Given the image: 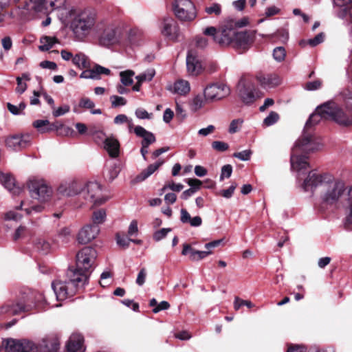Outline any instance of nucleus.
<instances>
[{
    "instance_id": "1",
    "label": "nucleus",
    "mask_w": 352,
    "mask_h": 352,
    "mask_svg": "<svg viewBox=\"0 0 352 352\" xmlns=\"http://www.w3.org/2000/svg\"><path fill=\"white\" fill-rule=\"evenodd\" d=\"M36 19L42 22L58 20L60 22H92L96 19L94 9H73L67 7L66 0H37L32 1Z\"/></svg>"
},
{
    "instance_id": "2",
    "label": "nucleus",
    "mask_w": 352,
    "mask_h": 352,
    "mask_svg": "<svg viewBox=\"0 0 352 352\" xmlns=\"http://www.w3.org/2000/svg\"><path fill=\"white\" fill-rule=\"evenodd\" d=\"M245 24L219 23L217 27L206 28L203 34L211 37L220 47H232L241 53L250 48L256 38V31L244 29Z\"/></svg>"
},
{
    "instance_id": "3",
    "label": "nucleus",
    "mask_w": 352,
    "mask_h": 352,
    "mask_svg": "<svg viewBox=\"0 0 352 352\" xmlns=\"http://www.w3.org/2000/svg\"><path fill=\"white\" fill-rule=\"evenodd\" d=\"M323 107L324 104L318 107L316 111L310 116L305 124L302 135L296 142L292 148L291 166L292 168L298 173L307 170L309 167L305 155L318 151L321 147V144L307 131L312 126L319 123L322 119L329 120V117L325 116L327 111Z\"/></svg>"
},
{
    "instance_id": "4",
    "label": "nucleus",
    "mask_w": 352,
    "mask_h": 352,
    "mask_svg": "<svg viewBox=\"0 0 352 352\" xmlns=\"http://www.w3.org/2000/svg\"><path fill=\"white\" fill-rule=\"evenodd\" d=\"M45 302L42 293L30 289L19 292L16 302H9L0 307V315H16L43 308Z\"/></svg>"
},
{
    "instance_id": "5",
    "label": "nucleus",
    "mask_w": 352,
    "mask_h": 352,
    "mask_svg": "<svg viewBox=\"0 0 352 352\" xmlns=\"http://www.w3.org/2000/svg\"><path fill=\"white\" fill-rule=\"evenodd\" d=\"M68 281L56 280L52 283V289L58 300H64L74 295L78 288H82L87 283L88 276L69 270L67 272Z\"/></svg>"
},
{
    "instance_id": "6",
    "label": "nucleus",
    "mask_w": 352,
    "mask_h": 352,
    "mask_svg": "<svg viewBox=\"0 0 352 352\" xmlns=\"http://www.w3.org/2000/svg\"><path fill=\"white\" fill-rule=\"evenodd\" d=\"M326 179L320 185L318 192L319 199L322 204L332 206L338 203L346 191L344 183L339 179H335L328 175Z\"/></svg>"
},
{
    "instance_id": "7",
    "label": "nucleus",
    "mask_w": 352,
    "mask_h": 352,
    "mask_svg": "<svg viewBox=\"0 0 352 352\" xmlns=\"http://www.w3.org/2000/svg\"><path fill=\"white\" fill-rule=\"evenodd\" d=\"M30 196L40 203L49 201L53 195V190L47 182L41 177H30L26 182Z\"/></svg>"
},
{
    "instance_id": "8",
    "label": "nucleus",
    "mask_w": 352,
    "mask_h": 352,
    "mask_svg": "<svg viewBox=\"0 0 352 352\" xmlns=\"http://www.w3.org/2000/svg\"><path fill=\"white\" fill-rule=\"evenodd\" d=\"M171 8L175 16L180 21L190 22L197 16L195 6L190 0H173Z\"/></svg>"
},
{
    "instance_id": "9",
    "label": "nucleus",
    "mask_w": 352,
    "mask_h": 352,
    "mask_svg": "<svg viewBox=\"0 0 352 352\" xmlns=\"http://www.w3.org/2000/svg\"><path fill=\"white\" fill-rule=\"evenodd\" d=\"M323 109L327 111L325 116L329 117V120L343 126H352V115L345 112L337 103L330 100L324 103Z\"/></svg>"
},
{
    "instance_id": "10",
    "label": "nucleus",
    "mask_w": 352,
    "mask_h": 352,
    "mask_svg": "<svg viewBox=\"0 0 352 352\" xmlns=\"http://www.w3.org/2000/svg\"><path fill=\"white\" fill-rule=\"evenodd\" d=\"M97 257L96 250L91 247H85L76 254V269L74 272L78 273L87 272L93 267Z\"/></svg>"
},
{
    "instance_id": "11",
    "label": "nucleus",
    "mask_w": 352,
    "mask_h": 352,
    "mask_svg": "<svg viewBox=\"0 0 352 352\" xmlns=\"http://www.w3.org/2000/svg\"><path fill=\"white\" fill-rule=\"evenodd\" d=\"M97 28L94 37L99 39L100 43L104 46H109L118 42L122 33L115 29L112 25L107 23H96Z\"/></svg>"
},
{
    "instance_id": "12",
    "label": "nucleus",
    "mask_w": 352,
    "mask_h": 352,
    "mask_svg": "<svg viewBox=\"0 0 352 352\" xmlns=\"http://www.w3.org/2000/svg\"><path fill=\"white\" fill-rule=\"evenodd\" d=\"M81 197L94 205H101L107 201L102 195L101 185L96 182L82 183Z\"/></svg>"
},
{
    "instance_id": "13",
    "label": "nucleus",
    "mask_w": 352,
    "mask_h": 352,
    "mask_svg": "<svg viewBox=\"0 0 352 352\" xmlns=\"http://www.w3.org/2000/svg\"><path fill=\"white\" fill-rule=\"evenodd\" d=\"M2 345L6 352H36L37 346L28 340H15L13 338L4 339Z\"/></svg>"
},
{
    "instance_id": "14",
    "label": "nucleus",
    "mask_w": 352,
    "mask_h": 352,
    "mask_svg": "<svg viewBox=\"0 0 352 352\" xmlns=\"http://www.w3.org/2000/svg\"><path fill=\"white\" fill-rule=\"evenodd\" d=\"M230 94L229 87L223 82L208 85L204 90L206 102H213L226 98Z\"/></svg>"
},
{
    "instance_id": "15",
    "label": "nucleus",
    "mask_w": 352,
    "mask_h": 352,
    "mask_svg": "<svg viewBox=\"0 0 352 352\" xmlns=\"http://www.w3.org/2000/svg\"><path fill=\"white\" fill-rule=\"evenodd\" d=\"M31 143V138L29 135L16 134L9 135L5 139V144L10 151H20L29 146Z\"/></svg>"
},
{
    "instance_id": "16",
    "label": "nucleus",
    "mask_w": 352,
    "mask_h": 352,
    "mask_svg": "<svg viewBox=\"0 0 352 352\" xmlns=\"http://www.w3.org/2000/svg\"><path fill=\"white\" fill-rule=\"evenodd\" d=\"M327 174L320 175L312 170L309 171L307 177L304 179L301 187L305 191H316L318 194L320 190V185L327 177Z\"/></svg>"
},
{
    "instance_id": "17",
    "label": "nucleus",
    "mask_w": 352,
    "mask_h": 352,
    "mask_svg": "<svg viewBox=\"0 0 352 352\" xmlns=\"http://www.w3.org/2000/svg\"><path fill=\"white\" fill-rule=\"evenodd\" d=\"M96 23H70L69 28L72 30L76 40L82 41L86 36H94L97 28Z\"/></svg>"
},
{
    "instance_id": "18",
    "label": "nucleus",
    "mask_w": 352,
    "mask_h": 352,
    "mask_svg": "<svg viewBox=\"0 0 352 352\" xmlns=\"http://www.w3.org/2000/svg\"><path fill=\"white\" fill-rule=\"evenodd\" d=\"M239 95L243 102L251 104L254 102L256 96L254 94V85L244 79H241L238 85Z\"/></svg>"
},
{
    "instance_id": "19",
    "label": "nucleus",
    "mask_w": 352,
    "mask_h": 352,
    "mask_svg": "<svg viewBox=\"0 0 352 352\" xmlns=\"http://www.w3.org/2000/svg\"><path fill=\"white\" fill-rule=\"evenodd\" d=\"M100 228L96 225H87L78 232L77 240L81 244H86L94 239L99 234Z\"/></svg>"
},
{
    "instance_id": "20",
    "label": "nucleus",
    "mask_w": 352,
    "mask_h": 352,
    "mask_svg": "<svg viewBox=\"0 0 352 352\" xmlns=\"http://www.w3.org/2000/svg\"><path fill=\"white\" fill-rule=\"evenodd\" d=\"M82 189V182L72 181L61 184L58 188V192L63 196L71 197L77 195L81 196Z\"/></svg>"
},
{
    "instance_id": "21",
    "label": "nucleus",
    "mask_w": 352,
    "mask_h": 352,
    "mask_svg": "<svg viewBox=\"0 0 352 352\" xmlns=\"http://www.w3.org/2000/svg\"><path fill=\"white\" fill-rule=\"evenodd\" d=\"M186 67L188 74L191 76L199 75L203 69L197 54L192 50H189L187 54Z\"/></svg>"
},
{
    "instance_id": "22",
    "label": "nucleus",
    "mask_w": 352,
    "mask_h": 352,
    "mask_svg": "<svg viewBox=\"0 0 352 352\" xmlns=\"http://www.w3.org/2000/svg\"><path fill=\"white\" fill-rule=\"evenodd\" d=\"M66 349L67 352H85L84 338L80 333H72L69 337Z\"/></svg>"
},
{
    "instance_id": "23",
    "label": "nucleus",
    "mask_w": 352,
    "mask_h": 352,
    "mask_svg": "<svg viewBox=\"0 0 352 352\" xmlns=\"http://www.w3.org/2000/svg\"><path fill=\"white\" fill-rule=\"evenodd\" d=\"M59 341L56 336H49L43 338L37 346V350L42 352H56L59 349Z\"/></svg>"
},
{
    "instance_id": "24",
    "label": "nucleus",
    "mask_w": 352,
    "mask_h": 352,
    "mask_svg": "<svg viewBox=\"0 0 352 352\" xmlns=\"http://www.w3.org/2000/svg\"><path fill=\"white\" fill-rule=\"evenodd\" d=\"M162 34L166 39L172 41H177L182 35L178 23H164Z\"/></svg>"
},
{
    "instance_id": "25",
    "label": "nucleus",
    "mask_w": 352,
    "mask_h": 352,
    "mask_svg": "<svg viewBox=\"0 0 352 352\" xmlns=\"http://www.w3.org/2000/svg\"><path fill=\"white\" fill-rule=\"evenodd\" d=\"M0 182L13 195H20L23 191L21 187L16 185L14 178L8 173L0 174Z\"/></svg>"
},
{
    "instance_id": "26",
    "label": "nucleus",
    "mask_w": 352,
    "mask_h": 352,
    "mask_svg": "<svg viewBox=\"0 0 352 352\" xmlns=\"http://www.w3.org/2000/svg\"><path fill=\"white\" fill-rule=\"evenodd\" d=\"M212 252L211 250L207 251H199L193 249L190 244L184 243L183 245V250L182 251V254L184 256H189V259L192 261H200L208 255L211 254Z\"/></svg>"
},
{
    "instance_id": "27",
    "label": "nucleus",
    "mask_w": 352,
    "mask_h": 352,
    "mask_svg": "<svg viewBox=\"0 0 352 352\" xmlns=\"http://www.w3.org/2000/svg\"><path fill=\"white\" fill-rule=\"evenodd\" d=\"M256 78L261 86L265 89L273 88L280 83V78L276 74H263L256 75Z\"/></svg>"
},
{
    "instance_id": "28",
    "label": "nucleus",
    "mask_w": 352,
    "mask_h": 352,
    "mask_svg": "<svg viewBox=\"0 0 352 352\" xmlns=\"http://www.w3.org/2000/svg\"><path fill=\"white\" fill-rule=\"evenodd\" d=\"M344 211V225L347 229L352 230V193L349 191V195L342 205Z\"/></svg>"
},
{
    "instance_id": "29",
    "label": "nucleus",
    "mask_w": 352,
    "mask_h": 352,
    "mask_svg": "<svg viewBox=\"0 0 352 352\" xmlns=\"http://www.w3.org/2000/svg\"><path fill=\"white\" fill-rule=\"evenodd\" d=\"M134 133L136 135V136L142 138L141 144L151 145L156 141L155 135L152 132L146 130L142 126H135Z\"/></svg>"
},
{
    "instance_id": "30",
    "label": "nucleus",
    "mask_w": 352,
    "mask_h": 352,
    "mask_svg": "<svg viewBox=\"0 0 352 352\" xmlns=\"http://www.w3.org/2000/svg\"><path fill=\"white\" fill-rule=\"evenodd\" d=\"M104 148L111 157H116L119 155L120 143L114 138H107L104 140Z\"/></svg>"
},
{
    "instance_id": "31",
    "label": "nucleus",
    "mask_w": 352,
    "mask_h": 352,
    "mask_svg": "<svg viewBox=\"0 0 352 352\" xmlns=\"http://www.w3.org/2000/svg\"><path fill=\"white\" fill-rule=\"evenodd\" d=\"M163 164L164 161L160 160L155 163L150 164L145 170L137 175L135 178L136 182H140L145 180L153 173H154L155 171L157 170Z\"/></svg>"
},
{
    "instance_id": "32",
    "label": "nucleus",
    "mask_w": 352,
    "mask_h": 352,
    "mask_svg": "<svg viewBox=\"0 0 352 352\" xmlns=\"http://www.w3.org/2000/svg\"><path fill=\"white\" fill-rule=\"evenodd\" d=\"M173 93L179 95H186L190 90V84L187 80L179 79L176 80L170 89Z\"/></svg>"
},
{
    "instance_id": "33",
    "label": "nucleus",
    "mask_w": 352,
    "mask_h": 352,
    "mask_svg": "<svg viewBox=\"0 0 352 352\" xmlns=\"http://www.w3.org/2000/svg\"><path fill=\"white\" fill-rule=\"evenodd\" d=\"M72 63L80 69H87L89 67L87 56L83 53H78L72 58Z\"/></svg>"
},
{
    "instance_id": "34",
    "label": "nucleus",
    "mask_w": 352,
    "mask_h": 352,
    "mask_svg": "<svg viewBox=\"0 0 352 352\" xmlns=\"http://www.w3.org/2000/svg\"><path fill=\"white\" fill-rule=\"evenodd\" d=\"M41 45L38 49L42 52L50 50L55 43H58V39L54 36H44L40 39Z\"/></svg>"
},
{
    "instance_id": "35",
    "label": "nucleus",
    "mask_w": 352,
    "mask_h": 352,
    "mask_svg": "<svg viewBox=\"0 0 352 352\" xmlns=\"http://www.w3.org/2000/svg\"><path fill=\"white\" fill-rule=\"evenodd\" d=\"M26 201H21L17 209L24 210L27 214L30 215L33 213H40L43 211L44 206L42 204H36L32 206H27Z\"/></svg>"
},
{
    "instance_id": "36",
    "label": "nucleus",
    "mask_w": 352,
    "mask_h": 352,
    "mask_svg": "<svg viewBox=\"0 0 352 352\" xmlns=\"http://www.w3.org/2000/svg\"><path fill=\"white\" fill-rule=\"evenodd\" d=\"M347 110L352 113V90L345 88L339 94Z\"/></svg>"
},
{
    "instance_id": "37",
    "label": "nucleus",
    "mask_w": 352,
    "mask_h": 352,
    "mask_svg": "<svg viewBox=\"0 0 352 352\" xmlns=\"http://www.w3.org/2000/svg\"><path fill=\"white\" fill-rule=\"evenodd\" d=\"M107 217L106 211L104 209H98L96 210L93 212L91 221L93 222L92 225H96L98 226V225L103 223Z\"/></svg>"
},
{
    "instance_id": "38",
    "label": "nucleus",
    "mask_w": 352,
    "mask_h": 352,
    "mask_svg": "<svg viewBox=\"0 0 352 352\" xmlns=\"http://www.w3.org/2000/svg\"><path fill=\"white\" fill-rule=\"evenodd\" d=\"M120 173L119 167L113 164L108 166L105 170L104 173V176L107 180L109 182H112L114 179H116Z\"/></svg>"
},
{
    "instance_id": "39",
    "label": "nucleus",
    "mask_w": 352,
    "mask_h": 352,
    "mask_svg": "<svg viewBox=\"0 0 352 352\" xmlns=\"http://www.w3.org/2000/svg\"><path fill=\"white\" fill-rule=\"evenodd\" d=\"M35 248L42 254H47L51 250L50 243L45 239L39 238L35 242Z\"/></svg>"
},
{
    "instance_id": "40",
    "label": "nucleus",
    "mask_w": 352,
    "mask_h": 352,
    "mask_svg": "<svg viewBox=\"0 0 352 352\" xmlns=\"http://www.w3.org/2000/svg\"><path fill=\"white\" fill-rule=\"evenodd\" d=\"M135 75L133 70H125L120 72L121 83L124 86L131 85L133 82L132 77Z\"/></svg>"
},
{
    "instance_id": "41",
    "label": "nucleus",
    "mask_w": 352,
    "mask_h": 352,
    "mask_svg": "<svg viewBox=\"0 0 352 352\" xmlns=\"http://www.w3.org/2000/svg\"><path fill=\"white\" fill-rule=\"evenodd\" d=\"M205 101V98H203L201 95L195 96L190 102L191 109L194 111L200 109L204 106Z\"/></svg>"
},
{
    "instance_id": "42",
    "label": "nucleus",
    "mask_w": 352,
    "mask_h": 352,
    "mask_svg": "<svg viewBox=\"0 0 352 352\" xmlns=\"http://www.w3.org/2000/svg\"><path fill=\"white\" fill-rule=\"evenodd\" d=\"M28 232V230L25 226H19L12 234V240L16 241L23 238Z\"/></svg>"
},
{
    "instance_id": "43",
    "label": "nucleus",
    "mask_w": 352,
    "mask_h": 352,
    "mask_svg": "<svg viewBox=\"0 0 352 352\" xmlns=\"http://www.w3.org/2000/svg\"><path fill=\"white\" fill-rule=\"evenodd\" d=\"M286 56V51L283 47H277L273 51V57L277 62H282Z\"/></svg>"
},
{
    "instance_id": "44",
    "label": "nucleus",
    "mask_w": 352,
    "mask_h": 352,
    "mask_svg": "<svg viewBox=\"0 0 352 352\" xmlns=\"http://www.w3.org/2000/svg\"><path fill=\"white\" fill-rule=\"evenodd\" d=\"M48 125H50V122L47 120H37L33 122L34 127L41 133L47 132V127H48Z\"/></svg>"
},
{
    "instance_id": "45",
    "label": "nucleus",
    "mask_w": 352,
    "mask_h": 352,
    "mask_svg": "<svg viewBox=\"0 0 352 352\" xmlns=\"http://www.w3.org/2000/svg\"><path fill=\"white\" fill-rule=\"evenodd\" d=\"M279 119V116L276 112L271 111L270 114L264 119L263 124L270 126L275 124Z\"/></svg>"
},
{
    "instance_id": "46",
    "label": "nucleus",
    "mask_w": 352,
    "mask_h": 352,
    "mask_svg": "<svg viewBox=\"0 0 352 352\" xmlns=\"http://www.w3.org/2000/svg\"><path fill=\"white\" fill-rule=\"evenodd\" d=\"M195 47L201 50L205 49L208 45V40L204 36L197 35L194 38Z\"/></svg>"
},
{
    "instance_id": "47",
    "label": "nucleus",
    "mask_w": 352,
    "mask_h": 352,
    "mask_svg": "<svg viewBox=\"0 0 352 352\" xmlns=\"http://www.w3.org/2000/svg\"><path fill=\"white\" fill-rule=\"evenodd\" d=\"M154 76V70H149L147 72L140 74V75L137 76L135 78L137 79L138 82L142 84L144 81H151Z\"/></svg>"
},
{
    "instance_id": "48",
    "label": "nucleus",
    "mask_w": 352,
    "mask_h": 352,
    "mask_svg": "<svg viewBox=\"0 0 352 352\" xmlns=\"http://www.w3.org/2000/svg\"><path fill=\"white\" fill-rule=\"evenodd\" d=\"M60 129L63 130L64 132H65L67 133H68L71 131V129L69 127L65 126L63 124L58 123V122H56V123H53V124H51L50 122V125H48V127H47V132L54 131H58Z\"/></svg>"
},
{
    "instance_id": "49",
    "label": "nucleus",
    "mask_w": 352,
    "mask_h": 352,
    "mask_svg": "<svg viewBox=\"0 0 352 352\" xmlns=\"http://www.w3.org/2000/svg\"><path fill=\"white\" fill-rule=\"evenodd\" d=\"M241 306H246L248 308L254 307L252 302L250 300H242L239 297H235L234 302V308L235 310H239Z\"/></svg>"
},
{
    "instance_id": "50",
    "label": "nucleus",
    "mask_w": 352,
    "mask_h": 352,
    "mask_svg": "<svg viewBox=\"0 0 352 352\" xmlns=\"http://www.w3.org/2000/svg\"><path fill=\"white\" fill-rule=\"evenodd\" d=\"M110 100L113 107L124 106L126 104V100L124 98L116 95L111 96Z\"/></svg>"
},
{
    "instance_id": "51",
    "label": "nucleus",
    "mask_w": 352,
    "mask_h": 352,
    "mask_svg": "<svg viewBox=\"0 0 352 352\" xmlns=\"http://www.w3.org/2000/svg\"><path fill=\"white\" fill-rule=\"evenodd\" d=\"M135 115L138 119L151 120L153 118V113H148L146 110L143 108H138L135 111Z\"/></svg>"
},
{
    "instance_id": "52",
    "label": "nucleus",
    "mask_w": 352,
    "mask_h": 352,
    "mask_svg": "<svg viewBox=\"0 0 352 352\" xmlns=\"http://www.w3.org/2000/svg\"><path fill=\"white\" fill-rule=\"evenodd\" d=\"M212 148L219 152H223L228 149L229 145L228 143L221 141H214L212 143Z\"/></svg>"
},
{
    "instance_id": "53",
    "label": "nucleus",
    "mask_w": 352,
    "mask_h": 352,
    "mask_svg": "<svg viewBox=\"0 0 352 352\" xmlns=\"http://www.w3.org/2000/svg\"><path fill=\"white\" fill-rule=\"evenodd\" d=\"M171 231L170 228H162L154 232L153 239L155 241H160L166 236L168 232Z\"/></svg>"
},
{
    "instance_id": "54",
    "label": "nucleus",
    "mask_w": 352,
    "mask_h": 352,
    "mask_svg": "<svg viewBox=\"0 0 352 352\" xmlns=\"http://www.w3.org/2000/svg\"><path fill=\"white\" fill-rule=\"evenodd\" d=\"M324 40V34L323 32H320L317 34L314 38H310L307 41V43L311 47H315L318 44L322 43Z\"/></svg>"
},
{
    "instance_id": "55",
    "label": "nucleus",
    "mask_w": 352,
    "mask_h": 352,
    "mask_svg": "<svg viewBox=\"0 0 352 352\" xmlns=\"http://www.w3.org/2000/svg\"><path fill=\"white\" fill-rule=\"evenodd\" d=\"M252 151L250 150H244L241 152L234 153L233 157L242 161H248L250 159Z\"/></svg>"
},
{
    "instance_id": "56",
    "label": "nucleus",
    "mask_w": 352,
    "mask_h": 352,
    "mask_svg": "<svg viewBox=\"0 0 352 352\" xmlns=\"http://www.w3.org/2000/svg\"><path fill=\"white\" fill-rule=\"evenodd\" d=\"M80 78H85V79H94V80H98L100 79V77L96 76V72L94 68L89 70H85L83 71L81 74L80 75Z\"/></svg>"
},
{
    "instance_id": "57",
    "label": "nucleus",
    "mask_w": 352,
    "mask_h": 352,
    "mask_svg": "<svg viewBox=\"0 0 352 352\" xmlns=\"http://www.w3.org/2000/svg\"><path fill=\"white\" fill-rule=\"evenodd\" d=\"M232 173V167L230 164L224 165L221 168L220 175V181H223L225 178H229Z\"/></svg>"
},
{
    "instance_id": "58",
    "label": "nucleus",
    "mask_w": 352,
    "mask_h": 352,
    "mask_svg": "<svg viewBox=\"0 0 352 352\" xmlns=\"http://www.w3.org/2000/svg\"><path fill=\"white\" fill-rule=\"evenodd\" d=\"M70 110V107L67 104H64L58 109H54L52 114L54 117L57 118L61 116L65 115V113H68Z\"/></svg>"
},
{
    "instance_id": "59",
    "label": "nucleus",
    "mask_w": 352,
    "mask_h": 352,
    "mask_svg": "<svg viewBox=\"0 0 352 352\" xmlns=\"http://www.w3.org/2000/svg\"><path fill=\"white\" fill-rule=\"evenodd\" d=\"M116 242L119 246L123 248H127L129 246L131 239L124 236H121L119 234H117Z\"/></svg>"
},
{
    "instance_id": "60",
    "label": "nucleus",
    "mask_w": 352,
    "mask_h": 352,
    "mask_svg": "<svg viewBox=\"0 0 352 352\" xmlns=\"http://www.w3.org/2000/svg\"><path fill=\"white\" fill-rule=\"evenodd\" d=\"M242 123H243V120H241V119L233 120L231 122L230 126H229V130H228L229 133L232 134V133H235L236 132H237L239 129V126H241Z\"/></svg>"
},
{
    "instance_id": "61",
    "label": "nucleus",
    "mask_w": 352,
    "mask_h": 352,
    "mask_svg": "<svg viewBox=\"0 0 352 352\" xmlns=\"http://www.w3.org/2000/svg\"><path fill=\"white\" fill-rule=\"evenodd\" d=\"M70 236L71 232L68 228H63L58 232V236L64 243H67L69 241Z\"/></svg>"
},
{
    "instance_id": "62",
    "label": "nucleus",
    "mask_w": 352,
    "mask_h": 352,
    "mask_svg": "<svg viewBox=\"0 0 352 352\" xmlns=\"http://www.w3.org/2000/svg\"><path fill=\"white\" fill-rule=\"evenodd\" d=\"M146 275H147L146 270L144 267L142 268L140 270V271L139 272L137 278H136V280H135L136 283L139 286H142L144 284L146 278Z\"/></svg>"
},
{
    "instance_id": "63",
    "label": "nucleus",
    "mask_w": 352,
    "mask_h": 352,
    "mask_svg": "<svg viewBox=\"0 0 352 352\" xmlns=\"http://www.w3.org/2000/svg\"><path fill=\"white\" fill-rule=\"evenodd\" d=\"M94 106V102L88 98H81L78 104L79 107L85 109H92Z\"/></svg>"
},
{
    "instance_id": "64",
    "label": "nucleus",
    "mask_w": 352,
    "mask_h": 352,
    "mask_svg": "<svg viewBox=\"0 0 352 352\" xmlns=\"http://www.w3.org/2000/svg\"><path fill=\"white\" fill-rule=\"evenodd\" d=\"M322 86V81L316 80L311 82H308L305 85V89L309 91H314L320 89Z\"/></svg>"
}]
</instances>
